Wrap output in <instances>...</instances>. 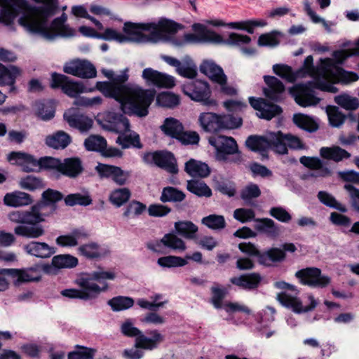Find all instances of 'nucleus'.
<instances>
[{
  "label": "nucleus",
  "mask_w": 359,
  "mask_h": 359,
  "mask_svg": "<svg viewBox=\"0 0 359 359\" xmlns=\"http://www.w3.org/2000/svg\"><path fill=\"white\" fill-rule=\"evenodd\" d=\"M84 146L88 151L101 153L107 147V141L100 135H91L85 140Z\"/></svg>",
  "instance_id": "nucleus-52"
},
{
  "label": "nucleus",
  "mask_w": 359,
  "mask_h": 359,
  "mask_svg": "<svg viewBox=\"0 0 359 359\" xmlns=\"http://www.w3.org/2000/svg\"><path fill=\"white\" fill-rule=\"evenodd\" d=\"M249 102L257 111V115L262 118L271 120L282 112V109L278 105L269 103L263 98L257 99L250 97H249Z\"/></svg>",
  "instance_id": "nucleus-24"
},
{
  "label": "nucleus",
  "mask_w": 359,
  "mask_h": 359,
  "mask_svg": "<svg viewBox=\"0 0 359 359\" xmlns=\"http://www.w3.org/2000/svg\"><path fill=\"white\" fill-rule=\"evenodd\" d=\"M64 117L68 124L78 129L81 133L88 132L93 126V121L92 118L83 114L64 115Z\"/></svg>",
  "instance_id": "nucleus-39"
},
{
  "label": "nucleus",
  "mask_w": 359,
  "mask_h": 359,
  "mask_svg": "<svg viewBox=\"0 0 359 359\" xmlns=\"http://www.w3.org/2000/svg\"><path fill=\"white\" fill-rule=\"evenodd\" d=\"M262 191L259 186L255 183L247 184L241 191V198L248 205H252L253 201L261 196Z\"/></svg>",
  "instance_id": "nucleus-48"
},
{
  "label": "nucleus",
  "mask_w": 359,
  "mask_h": 359,
  "mask_svg": "<svg viewBox=\"0 0 359 359\" xmlns=\"http://www.w3.org/2000/svg\"><path fill=\"white\" fill-rule=\"evenodd\" d=\"M175 231L177 234L187 239H194L198 231V227L191 221H179L174 224Z\"/></svg>",
  "instance_id": "nucleus-46"
},
{
  "label": "nucleus",
  "mask_w": 359,
  "mask_h": 359,
  "mask_svg": "<svg viewBox=\"0 0 359 359\" xmlns=\"http://www.w3.org/2000/svg\"><path fill=\"white\" fill-rule=\"evenodd\" d=\"M102 72L110 81L97 82V90L106 97L115 99L125 114L138 117L148 114L149 107L155 97L154 90H144L135 84H125L128 79V69L119 74L109 69H102Z\"/></svg>",
  "instance_id": "nucleus-1"
},
{
  "label": "nucleus",
  "mask_w": 359,
  "mask_h": 359,
  "mask_svg": "<svg viewBox=\"0 0 359 359\" xmlns=\"http://www.w3.org/2000/svg\"><path fill=\"white\" fill-rule=\"evenodd\" d=\"M161 59L168 65L175 67L176 73L182 77L194 79L197 75V67L189 55L184 56L181 60L168 55H162Z\"/></svg>",
  "instance_id": "nucleus-18"
},
{
  "label": "nucleus",
  "mask_w": 359,
  "mask_h": 359,
  "mask_svg": "<svg viewBox=\"0 0 359 359\" xmlns=\"http://www.w3.org/2000/svg\"><path fill=\"white\" fill-rule=\"evenodd\" d=\"M262 280V277L258 273H250L233 277L230 282L245 290H253L257 288Z\"/></svg>",
  "instance_id": "nucleus-30"
},
{
  "label": "nucleus",
  "mask_w": 359,
  "mask_h": 359,
  "mask_svg": "<svg viewBox=\"0 0 359 359\" xmlns=\"http://www.w3.org/2000/svg\"><path fill=\"white\" fill-rule=\"evenodd\" d=\"M50 20V19L48 20ZM47 32L53 36L52 38H48L45 36L41 32H29L33 34H39L43 38L47 40H53L56 37L60 36L63 37H72L74 36L76 34L75 29L70 27L69 25H66L63 22H62L59 18H55L50 25H49V21H48L47 27L46 28Z\"/></svg>",
  "instance_id": "nucleus-25"
},
{
  "label": "nucleus",
  "mask_w": 359,
  "mask_h": 359,
  "mask_svg": "<svg viewBox=\"0 0 359 359\" xmlns=\"http://www.w3.org/2000/svg\"><path fill=\"white\" fill-rule=\"evenodd\" d=\"M278 140L275 145V151L280 154L287 153V147L293 149H305L306 147L302 143L301 140L292 135H284L281 132L276 133Z\"/></svg>",
  "instance_id": "nucleus-26"
},
{
  "label": "nucleus",
  "mask_w": 359,
  "mask_h": 359,
  "mask_svg": "<svg viewBox=\"0 0 359 359\" xmlns=\"http://www.w3.org/2000/svg\"><path fill=\"white\" fill-rule=\"evenodd\" d=\"M191 27L194 33L184 34L181 39H172L171 43L175 46L181 47L187 44L198 43L241 45L249 43L251 41L250 36L236 33L230 34L228 39L225 41L221 35L201 23H194Z\"/></svg>",
  "instance_id": "nucleus-6"
},
{
  "label": "nucleus",
  "mask_w": 359,
  "mask_h": 359,
  "mask_svg": "<svg viewBox=\"0 0 359 359\" xmlns=\"http://www.w3.org/2000/svg\"><path fill=\"white\" fill-rule=\"evenodd\" d=\"M147 210V206L144 203L133 200L130 201L124 209L123 216L126 218H134L139 217Z\"/></svg>",
  "instance_id": "nucleus-59"
},
{
  "label": "nucleus",
  "mask_w": 359,
  "mask_h": 359,
  "mask_svg": "<svg viewBox=\"0 0 359 359\" xmlns=\"http://www.w3.org/2000/svg\"><path fill=\"white\" fill-rule=\"evenodd\" d=\"M162 242L166 248H169L177 252H184L187 246L184 241L179 238L176 234L169 233L162 237Z\"/></svg>",
  "instance_id": "nucleus-49"
},
{
  "label": "nucleus",
  "mask_w": 359,
  "mask_h": 359,
  "mask_svg": "<svg viewBox=\"0 0 359 359\" xmlns=\"http://www.w3.org/2000/svg\"><path fill=\"white\" fill-rule=\"evenodd\" d=\"M264 80L267 85V88L264 89L265 96L276 102L280 101L285 92V86L283 83L272 76H264Z\"/></svg>",
  "instance_id": "nucleus-28"
},
{
  "label": "nucleus",
  "mask_w": 359,
  "mask_h": 359,
  "mask_svg": "<svg viewBox=\"0 0 359 359\" xmlns=\"http://www.w3.org/2000/svg\"><path fill=\"white\" fill-rule=\"evenodd\" d=\"M143 161L147 164H154L170 173L178 172L176 159L174 155L167 151H156L144 154Z\"/></svg>",
  "instance_id": "nucleus-14"
},
{
  "label": "nucleus",
  "mask_w": 359,
  "mask_h": 359,
  "mask_svg": "<svg viewBox=\"0 0 359 359\" xmlns=\"http://www.w3.org/2000/svg\"><path fill=\"white\" fill-rule=\"evenodd\" d=\"M142 77L148 85L158 88H171L175 86L174 76L150 67L145 68L142 71Z\"/></svg>",
  "instance_id": "nucleus-21"
},
{
  "label": "nucleus",
  "mask_w": 359,
  "mask_h": 359,
  "mask_svg": "<svg viewBox=\"0 0 359 359\" xmlns=\"http://www.w3.org/2000/svg\"><path fill=\"white\" fill-rule=\"evenodd\" d=\"M184 170L188 175L194 177H206L210 173V169L206 163L193 158L186 162Z\"/></svg>",
  "instance_id": "nucleus-38"
},
{
  "label": "nucleus",
  "mask_w": 359,
  "mask_h": 359,
  "mask_svg": "<svg viewBox=\"0 0 359 359\" xmlns=\"http://www.w3.org/2000/svg\"><path fill=\"white\" fill-rule=\"evenodd\" d=\"M278 140L276 133H268L264 136L251 135L248 137L247 147L255 151H265L271 149L275 151V145Z\"/></svg>",
  "instance_id": "nucleus-23"
},
{
  "label": "nucleus",
  "mask_w": 359,
  "mask_h": 359,
  "mask_svg": "<svg viewBox=\"0 0 359 359\" xmlns=\"http://www.w3.org/2000/svg\"><path fill=\"white\" fill-rule=\"evenodd\" d=\"M116 142L120 144L123 149L129 148L130 147L138 149L142 147L140 141V137L135 133L130 135H120L117 137Z\"/></svg>",
  "instance_id": "nucleus-63"
},
{
  "label": "nucleus",
  "mask_w": 359,
  "mask_h": 359,
  "mask_svg": "<svg viewBox=\"0 0 359 359\" xmlns=\"http://www.w3.org/2000/svg\"><path fill=\"white\" fill-rule=\"evenodd\" d=\"M334 102L346 110H355L359 107V100L347 93H342L335 96Z\"/></svg>",
  "instance_id": "nucleus-56"
},
{
  "label": "nucleus",
  "mask_w": 359,
  "mask_h": 359,
  "mask_svg": "<svg viewBox=\"0 0 359 359\" xmlns=\"http://www.w3.org/2000/svg\"><path fill=\"white\" fill-rule=\"evenodd\" d=\"M156 27L155 22L134 23L126 22L123 25L122 34L114 29L107 28L104 38L108 41H115L118 43H147L151 39L142 33L143 31H151Z\"/></svg>",
  "instance_id": "nucleus-8"
},
{
  "label": "nucleus",
  "mask_w": 359,
  "mask_h": 359,
  "mask_svg": "<svg viewBox=\"0 0 359 359\" xmlns=\"http://www.w3.org/2000/svg\"><path fill=\"white\" fill-rule=\"evenodd\" d=\"M23 250L27 254L39 258L50 257L55 252L53 247L43 242L36 241H32L25 245Z\"/></svg>",
  "instance_id": "nucleus-29"
},
{
  "label": "nucleus",
  "mask_w": 359,
  "mask_h": 359,
  "mask_svg": "<svg viewBox=\"0 0 359 359\" xmlns=\"http://www.w3.org/2000/svg\"><path fill=\"white\" fill-rule=\"evenodd\" d=\"M106 120L109 123V130L117 133L127 132L130 129L129 121L122 114L109 111L106 115Z\"/></svg>",
  "instance_id": "nucleus-31"
},
{
  "label": "nucleus",
  "mask_w": 359,
  "mask_h": 359,
  "mask_svg": "<svg viewBox=\"0 0 359 359\" xmlns=\"http://www.w3.org/2000/svg\"><path fill=\"white\" fill-rule=\"evenodd\" d=\"M209 143L217 150V157L225 159V155L233 154L238 152V145L233 137L224 135L212 137L209 139Z\"/></svg>",
  "instance_id": "nucleus-22"
},
{
  "label": "nucleus",
  "mask_w": 359,
  "mask_h": 359,
  "mask_svg": "<svg viewBox=\"0 0 359 359\" xmlns=\"http://www.w3.org/2000/svg\"><path fill=\"white\" fill-rule=\"evenodd\" d=\"M65 73L81 79H92L96 76L95 67L87 60H74L66 62L63 67Z\"/></svg>",
  "instance_id": "nucleus-19"
},
{
  "label": "nucleus",
  "mask_w": 359,
  "mask_h": 359,
  "mask_svg": "<svg viewBox=\"0 0 359 359\" xmlns=\"http://www.w3.org/2000/svg\"><path fill=\"white\" fill-rule=\"evenodd\" d=\"M295 276L305 285L316 288H324L331 282L329 276L322 274L321 270L316 267H308L297 271Z\"/></svg>",
  "instance_id": "nucleus-12"
},
{
  "label": "nucleus",
  "mask_w": 359,
  "mask_h": 359,
  "mask_svg": "<svg viewBox=\"0 0 359 359\" xmlns=\"http://www.w3.org/2000/svg\"><path fill=\"white\" fill-rule=\"evenodd\" d=\"M156 103L163 107L173 108L180 104V97L172 93L163 92L157 95Z\"/></svg>",
  "instance_id": "nucleus-57"
},
{
  "label": "nucleus",
  "mask_w": 359,
  "mask_h": 359,
  "mask_svg": "<svg viewBox=\"0 0 359 359\" xmlns=\"http://www.w3.org/2000/svg\"><path fill=\"white\" fill-rule=\"evenodd\" d=\"M160 128L167 136L176 139L184 130L182 124L178 120L172 117L166 118Z\"/></svg>",
  "instance_id": "nucleus-44"
},
{
  "label": "nucleus",
  "mask_w": 359,
  "mask_h": 359,
  "mask_svg": "<svg viewBox=\"0 0 359 359\" xmlns=\"http://www.w3.org/2000/svg\"><path fill=\"white\" fill-rule=\"evenodd\" d=\"M329 123L332 127L339 128L345 121L346 116L337 107L331 106L327 108Z\"/></svg>",
  "instance_id": "nucleus-64"
},
{
  "label": "nucleus",
  "mask_w": 359,
  "mask_h": 359,
  "mask_svg": "<svg viewBox=\"0 0 359 359\" xmlns=\"http://www.w3.org/2000/svg\"><path fill=\"white\" fill-rule=\"evenodd\" d=\"M277 299L284 306L291 309L297 313H302L313 310L318 305L317 300L312 294L308 295L310 304L304 306L302 301L297 297L292 296L287 292H281L277 295Z\"/></svg>",
  "instance_id": "nucleus-20"
},
{
  "label": "nucleus",
  "mask_w": 359,
  "mask_h": 359,
  "mask_svg": "<svg viewBox=\"0 0 359 359\" xmlns=\"http://www.w3.org/2000/svg\"><path fill=\"white\" fill-rule=\"evenodd\" d=\"M185 198V194L182 191L172 187H165L160 197L161 201L166 202H181Z\"/></svg>",
  "instance_id": "nucleus-54"
},
{
  "label": "nucleus",
  "mask_w": 359,
  "mask_h": 359,
  "mask_svg": "<svg viewBox=\"0 0 359 359\" xmlns=\"http://www.w3.org/2000/svg\"><path fill=\"white\" fill-rule=\"evenodd\" d=\"M108 305L114 311H121L133 307L134 299L129 297L117 296L109 299Z\"/></svg>",
  "instance_id": "nucleus-51"
},
{
  "label": "nucleus",
  "mask_w": 359,
  "mask_h": 359,
  "mask_svg": "<svg viewBox=\"0 0 359 359\" xmlns=\"http://www.w3.org/2000/svg\"><path fill=\"white\" fill-rule=\"evenodd\" d=\"M78 250L81 255L90 259L101 257L104 255L99 245L95 243L82 245L78 248Z\"/></svg>",
  "instance_id": "nucleus-62"
},
{
  "label": "nucleus",
  "mask_w": 359,
  "mask_h": 359,
  "mask_svg": "<svg viewBox=\"0 0 359 359\" xmlns=\"http://www.w3.org/2000/svg\"><path fill=\"white\" fill-rule=\"evenodd\" d=\"M187 189L191 194L198 197H210L211 189L203 182L199 180H190L187 182Z\"/></svg>",
  "instance_id": "nucleus-45"
},
{
  "label": "nucleus",
  "mask_w": 359,
  "mask_h": 359,
  "mask_svg": "<svg viewBox=\"0 0 359 359\" xmlns=\"http://www.w3.org/2000/svg\"><path fill=\"white\" fill-rule=\"evenodd\" d=\"M203 224L212 230H222L226 226V221L222 215H210L203 217L201 220Z\"/></svg>",
  "instance_id": "nucleus-60"
},
{
  "label": "nucleus",
  "mask_w": 359,
  "mask_h": 359,
  "mask_svg": "<svg viewBox=\"0 0 359 359\" xmlns=\"http://www.w3.org/2000/svg\"><path fill=\"white\" fill-rule=\"evenodd\" d=\"M354 55V53L348 50H339L333 53L335 62L331 58H325L322 60L323 65L318 69L320 77L324 82L331 83L334 82L349 83L356 81L359 76L356 73L348 72L340 67L338 64H341L346 58Z\"/></svg>",
  "instance_id": "nucleus-7"
},
{
  "label": "nucleus",
  "mask_w": 359,
  "mask_h": 359,
  "mask_svg": "<svg viewBox=\"0 0 359 359\" xmlns=\"http://www.w3.org/2000/svg\"><path fill=\"white\" fill-rule=\"evenodd\" d=\"M100 179L111 180L118 186H124L129 182L130 171L124 170L121 167L98 163L95 168Z\"/></svg>",
  "instance_id": "nucleus-13"
},
{
  "label": "nucleus",
  "mask_w": 359,
  "mask_h": 359,
  "mask_svg": "<svg viewBox=\"0 0 359 359\" xmlns=\"http://www.w3.org/2000/svg\"><path fill=\"white\" fill-rule=\"evenodd\" d=\"M87 237L88 233L83 230L74 229L69 234L58 236L56 243L62 247H74L78 245L79 240Z\"/></svg>",
  "instance_id": "nucleus-42"
},
{
  "label": "nucleus",
  "mask_w": 359,
  "mask_h": 359,
  "mask_svg": "<svg viewBox=\"0 0 359 359\" xmlns=\"http://www.w3.org/2000/svg\"><path fill=\"white\" fill-rule=\"evenodd\" d=\"M34 4L22 1L19 4L20 16L18 22L27 32H41L45 36L52 38L46 28L49 19L58 10V0H32Z\"/></svg>",
  "instance_id": "nucleus-3"
},
{
  "label": "nucleus",
  "mask_w": 359,
  "mask_h": 359,
  "mask_svg": "<svg viewBox=\"0 0 359 359\" xmlns=\"http://www.w3.org/2000/svg\"><path fill=\"white\" fill-rule=\"evenodd\" d=\"M20 74L18 67L13 65L6 67L0 63V86H9L11 92L15 90V79Z\"/></svg>",
  "instance_id": "nucleus-32"
},
{
  "label": "nucleus",
  "mask_w": 359,
  "mask_h": 359,
  "mask_svg": "<svg viewBox=\"0 0 359 359\" xmlns=\"http://www.w3.org/2000/svg\"><path fill=\"white\" fill-rule=\"evenodd\" d=\"M318 198L323 204L327 207L334 208L341 212H347L346 206L339 203L332 195L327 191H320L318 193Z\"/></svg>",
  "instance_id": "nucleus-55"
},
{
  "label": "nucleus",
  "mask_w": 359,
  "mask_h": 359,
  "mask_svg": "<svg viewBox=\"0 0 359 359\" xmlns=\"http://www.w3.org/2000/svg\"><path fill=\"white\" fill-rule=\"evenodd\" d=\"M71 137L63 131H57L46 138V144L53 149H60L66 148L71 142Z\"/></svg>",
  "instance_id": "nucleus-43"
},
{
  "label": "nucleus",
  "mask_w": 359,
  "mask_h": 359,
  "mask_svg": "<svg viewBox=\"0 0 359 359\" xmlns=\"http://www.w3.org/2000/svg\"><path fill=\"white\" fill-rule=\"evenodd\" d=\"M293 121L299 128L309 133L315 132L318 128L317 123L311 117L302 114H294Z\"/></svg>",
  "instance_id": "nucleus-50"
},
{
  "label": "nucleus",
  "mask_w": 359,
  "mask_h": 359,
  "mask_svg": "<svg viewBox=\"0 0 359 359\" xmlns=\"http://www.w3.org/2000/svg\"><path fill=\"white\" fill-rule=\"evenodd\" d=\"M201 128L208 133H215L223 129H233L242 125V119L232 115H218L211 112H203L198 116Z\"/></svg>",
  "instance_id": "nucleus-10"
},
{
  "label": "nucleus",
  "mask_w": 359,
  "mask_h": 359,
  "mask_svg": "<svg viewBox=\"0 0 359 359\" xmlns=\"http://www.w3.org/2000/svg\"><path fill=\"white\" fill-rule=\"evenodd\" d=\"M130 196L131 192L128 188H118L111 191L109 201L115 207L120 208L129 201Z\"/></svg>",
  "instance_id": "nucleus-47"
},
{
  "label": "nucleus",
  "mask_w": 359,
  "mask_h": 359,
  "mask_svg": "<svg viewBox=\"0 0 359 359\" xmlns=\"http://www.w3.org/2000/svg\"><path fill=\"white\" fill-rule=\"evenodd\" d=\"M299 162L305 167L313 170L314 172L309 176L313 177H326L331 175L332 172L330 168L325 166L321 159L318 157L302 156Z\"/></svg>",
  "instance_id": "nucleus-27"
},
{
  "label": "nucleus",
  "mask_w": 359,
  "mask_h": 359,
  "mask_svg": "<svg viewBox=\"0 0 359 359\" xmlns=\"http://www.w3.org/2000/svg\"><path fill=\"white\" fill-rule=\"evenodd\" d=\"M182 26L174 21L163 19L161 20L157 24L156 27L151 30L152 35L155 37L153 41L156 42L162 39L161 34L158 32L172 34L176 32Z\"/></svg>",
  "instance_id": "nucleus-41"
},
{
  "label": "nucleus",
  "mask_w": 359,
  "mask_h": 359,
  "mask_svg": "<svg viewBox=\"0 0 359 359\" xmlns=\"http://www.w3.org/2000/svg\"><path fill=\"white\" fill-rule=\"evenodd\" d=\"M184 93L192 100L201 102L205 106H215L216 102L210 98L211 90L208 83L196 80L184 83L182 87Z\"/></svg>",
  "instance_id": "nucleus-11"
},
{
  "label": "nucleus",
  "mask_w": 359,
  "mask_h": 359,
  "mask_svg": "<svg viewBox=\"0 0 359 359\" xmlns=\"http://www.w3.org/2000/svg\"><path fill=\"white\" fill-rule=\"evenodd\" d=\"M19 186L22 189L34 191L43 189L45 185L41 178L34 175H27L20 180Z\"/></svg>",
  "instance_id": "nucleus-53"
},
{
  "label": "nucleus",
  "mask_w": 359,
  "mask_h": 359,
  "mask_svg": "<svg viewBox=\"0 0 359 359\" xmlns=\"http://www.w3.org/2000/svg\"><path fill=\"white\" fill-rule=\"evenodd\" d=\"M82 171V162L79 158H67L62 162L60 172L64 175L75 177L81 173Z\"/></svg>",
  "instance_id": "nucleus-36"
},
{
  "label": "nucleus",
  "mask_w": 359,
  "mask_h": 359,
  "mask_svg": "<svg viewBox=\"0 0 359 359\" xmlns=\"http://www.w3.org/2000/svg\"><path fill=\"white\" fill-rule=\"evenodd\" d=\"M116 273L114 271H104L102 268L86 274L76 280L80 289H66L61 292L62 296L70 299L85 301L95 299L108 290V281L114 280Z\"/></svg>",
  "instance_id": "nucleus-4"
},
{
  "label": "nucleus",
  "mask_w": 359,
  "mask_h": 359,
  "mask_svg": "<svg viewBox=\"0 0 359 359\" xmlns=\"http://www.w3.org/2000/svg\"><path fill=\"white\" fill-rule=\"evenodd\" d=\"M121 333L128 337H135V347L145 350H154L163 341L164 337L157 330L148 332L151 337L145 336L141 330L135 327L130 320L123 322L121 325Z\"/></svg>",
  "instance_id": "nucleus-9"
},
{
  "label": "nucleus",
  "mask_w": 359,
  "mask_h": 359,
  "mask_svg": "<svg viewBox=\"0 0 359 359\" xmlns=\"http://www.w3.org/2000/svg\"><path fill=\"white\" fill-rule=\"evenodd\" d=\"M201 73L209 77L213 82L218 83L222 87V91L227 94H233L234 89L226 86L227 77L222 68L212 60H203L200 65Z\"/></svg>",
  "instance_id": "nucleus-16"
},
{
  "label": "nucleus",
  "mask_w": 359,
  "mask_h": 359,
  "mask_svg": "<svg viewBox=\"0 0 359 359\" xmlns=\"http://www.w3.org/2000/svg\"><path fill=\"white\" fill-rule=\"evenodd\" d=\"M78 264V259L70 255H59L52 259L51 266L46 267L48 273H51L53 268L57 269L65 268H73Z\"/></svg>",
  "instance_id": "nucleus-37"
},
{
  "label": "nucleus",
  "mask_w": 359,
  "mask_h": 359,
  "mask_svg": "<svg viewBox=\"0 0 359 359\" xmlns=\"http://www.w3.org/2000/svg\"><path fill=\"white\" fill-rule=\"evenodd\" d=\"M50 86L53 88H61L64 93L71 97H76L79 94L87 92L81 83L73 81L65 75L53 73Z\"/></svg>",
  "instance_id": "nucleus-17"
},
{
  "label": "nucleus",
  "mask_w": 359,
  "mask_h": 359,
  "mask_svg": "<svg viewBox=\"0 0 359 359\" xmlns=\"http://www.w3.org/2000/svg\"><path fill=\"white\" fill-rule=\"evenodd\" d=\"M255 229L266 236L275 238L280 234V229L274 221L269 218L255 219Z\"/></svg>",
  "instance_id": "nucleus-35"
},
{
  "label": "nucleus",
  "mask_w": 359,
  "mask_h": 359,
  "mask_svg": "<svg viewBox=\"0 0 359 359\" xmlns=\"http://www.w3.org/2000/svg\"><path fill=\"white\" fill-rule=\"evenodd\" d=\"M321 59L320 64L315 68L313 65V59L311 55L307 56L304 62L302 69L293 72L292 68L285 65H274L273 72L281 78L289 82H294L297 78L302 76V72L305 71L309 74L313 80L306 83H298L295 85L291 92L296 102L302 107H309L316 105L319 103L320 99L314 94V89H320L323 91L335 93L338 89L331 83L324 82L323 79L320 77L318 69L323 65Z\"/></svg>",
  "instance_id": "nucleus-2"
},
{
  "label": "nucleus",
  "mask_w": 359,
  "mask_h": 359,
  "mask_svg": "<svg viewBox=\"0 0 359 359\" xmlns=\"http://www.w3.org/2000/svg\"><path fill=\"white\" fill-rule=\"evenodd\" d=\"M157 264L163 268L180 267L188 264V262L182 257L169 255L158 259Z\"/></svg>",
  "instance_id": "nucleus-61"
},
{
  "label": "nucleus",
  "mask_w": 359,
  "mask_h": 359,
  "mask_svg": "<svg viewBox=\"0 0 359 359\" xmlns=\"http://www.w3.org/2000/svg\"><path fill=\"white\" fill-rule=\"evenodd\" d=\"M320 155L323 158L332 160L335 162H339L351 157L350 153L338 146L322 147L320 149Z\"/></svg>",
  "instance_id": "nucleus-40"
},
{
  "label": "nucleus",
  "mask_w": 359,
  "mask_h": 359,
  "mask_svg": "<svg viewBox=\"0 0 359 359\" xmlns=\"http://www.w3.org/2000/svg\"><path fill=\"white\" fill-rule=\"evenodd\" d=\"M4 203L7 206L17 208L31 204L32 198L29 194L15 191L6 194L4 198Z\"/></svg>",
  "instance_id": "nucleus-34"
},
{
  "label": "nucleus",
  "mask_w": 359,
  "mask_h": 359,
  "mask_svg": "<svg viewBox=\"0 0 359 359\" xmlns=\"http://www.w3.org/2000/svg\"><path fill=\"white\" fill-rule=\"evenodd\" d=\"M0 274L10 277L15 285L39 281L41 278V271L38 266L25 269H0Z\"/></svg>",
  "instance_id": "nucleus-15"
},
{
  "label": "nucleus",
  "mask_w": 359,
  "mask_h": 359,
  "mask_svg": "<svg viewBox=\"0 0 359 359\" xmlns=\"http://www.w3.org/2000/svg\"><path fill=\"white\" fill-rule=\"evenodd\" d=\"M63 195L58 191L48 189L42 194V201L39 203L43 204L42 212H46L48 216L55 210V203L62 199Z\"/></svg>",
  "instance_id": "nucleus-33"
},
{
  "label": "nucleus",
  "mask_w": 359,
  "mask_h": 359,
  "mask_svg": "<svg viewBox=\"0 0 359 359\" xmlns=\"http://www.w3.org/2000/svg\"><path fill=\"white\" fill-rule=\"evenodd\" d=\"M43 204L36 203L29 210H13L7 217L12 223L19 224L14 228V233L26 238H38L45 234L43 226L39 224L48 215L42 212Z\"/></svg>",
  "instance_id": "nucleus-5"
},
{
  "label": "nucleus",
  "mask_w": 359,
  "mask_h": 359,
  "mask_svg": "<svg viewBox=\"0 0 359 359\" xmlns=\"http://www.w3.org/2000/svg\"><path fill=\"white\" fill-rule=\"evenodd\" d=\"M36 114L42 120H50L54 117L55 109L49 102H36L34 104Z\"/></svg>",
  "instance_id": "nucleus-58"
}]
</instances>
